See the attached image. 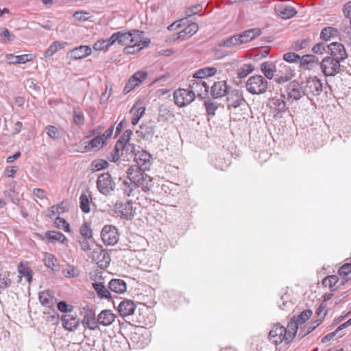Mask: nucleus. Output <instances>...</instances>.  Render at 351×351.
I'll return each instance as SVG.
<instances>
[{
    "label": "nucleus",
    "instance_id": "ddd939ff",
    "mask_svg": "<svg viewBox=\"0 0 351 351\" xmlns=\"http://www.w3.org/2000/svg\"><path fill=\"white\" fill-rule=\"evenodd\" d=\"M327 49L330 55L329 57L336 58L340 62L345 60L348 56L344 45L340 43H331L327 45Z\"/></svg>",
    "mask_w": 351,
    "mask_h": 351
},
{
    "label": "nucleus",
    "instance_id": "7c9ffc66",
    "mask_svg": "<svg viewBox=\"0 0 351 351\" xmlns=\"http://www.w3.org/2000/svg\"><path fill=\"white\" fill-rule=\"evenodd\" d=\"M199 27L197 23H192L189 24L183 30L180 31L177 34V39L184 40L186 38L191 37L198 31Z\"/></svg>",
    "mask_w": 351,
    "mask_h": 351
},
{
    "label": "nucleus",
    "instance_id": "473e14b6",
    "mask_svg": "<svg viewBox=\"0 0 351 351\" xmlns=\"http://www.w3.org/2000/svg\"><path fill=\"white\" fill-rule=\"evenodd\" d=\"M217 73L215 67H204L196 71L193 75V80H202L213 76Z\"/></svg>",
    "mask_w": 351,
    "mask_h": 351
},
{
    "label": "nucleus",
    "instance_id": "603ef678",
    "mask_svg": "<svg viewBox=\"0 0 351 351\" xmlns=\"http://www.w3.org/2000/svg\"><path fill=\"white\" fill-rule=\"evenodd\" d=\"M204 106L206 108L207 114L210 117L215 116V111L219 108L218 104L210 99H207L204 101Z\"/></svg>",
    "mask_w": 351,
    "mask_h": 351
},
{
    "label": "nucleus",
    "instance_id": "aec40b11",
    "mask_svg": "<svg viewBox=\"0 0 351 351\" xmlns=\"http://www.w3.org/2000/svg\"><path fill=\"white\" fill-rule=\"evenodd\" d=\"M63 327L69 331L75 330L80 325V319L76 315H64L61 317Z\"/></svg>",
    "mask_w": 351,
    "mask_h": 351
},
{
    "label": "nucleus",
    "instance_id": "09e8293b",
    "mask_svg": "<svg viewBox=\"0 0 351 351\" xmlns=\"http://www.w3.org/2000/svg\"><path fill=\"white\" fill-rule=\"evenodd\" d=\"M90 194H86V193H83L81 194L80 197V207L81 210L85 213H88L90 210Z\"/></svg>",
    "mask_w": 351,
    "mask_h": 351
},
{
    "label": "nucleus",
    "instance_id": "f3484780",
    "mask_svg": "<svg viewBox=\"0 0 351 351\" xmlns=\"http://www.w3.org/2000/svg\"><path fill=\"white\" fill-rule=\"evenodd\" d=\"M285 98V95L284 93H282L278 96L271 97L269 101L270 108L277 112L278 114L285 112L287 109Z\"/></svg>",
    "mask_w": 351,
    "mask_h": 351
},
{
    "label": "nucleus",
    "instance_id": "58836bf2",
    "mask_svg": "<svg viewBox=\"0 0 351 351\" xmlns=\"http://www.w3.org/2000/svg\"><path fill=\"white\" fill-rule=\"evenodd\" d=\"M18 272L19 274V277L21 278L22 276L25 277L26 278V280L30 283L32 280V269L31 268L27 265V263H20L17 267Z\"/></svg>",
    "mask_w": 351,
    "mask_h": 351
},
{
    "label": "nucleus",
    "instance_id": "72a5a7b5",
    "mask_svg": "<svg viewBox=\"0 0 351 351\" xmlns=\"http://www.w3.org/2000/svg\"><path fill=\"white\" fill-rule=\"evenodd\" d=\"M93 287L100 299H110L111 294L102 282H93Z\"/></svg>",
    "mask_w": 351,
    "mask_h": 351
},
{
    "label": "nucleus",
    "instance_id": "f704fd0d",
    "mask_svg": "<svg viewBox=\"0 0 351 351\" xmlns=\"http://www.w3.org/2000/svg\"><path fill=\"white\" fill-rule=\"evenodd\" d=\"M150 41L149 40L142 41L140 40H138L137 41H135L133 43L132 45H129L128 46H126L124 49V51L126 53H135L138 51H139L141 49L144 48L145 47L147 46L149 44Z\"/></svg>",
    "mask_w": 351,
    "mask_h": 351
},
{
    "label": "nucleus",
    "instance_id": "2eb2a0df",
    "mask_svg": "<svg viewBox=\"0 0 351 351\" xmlns=\"http://www.w3.org/2000/svg\"><path fill=\"white\" fill-rule=\"evenodd\" d=\"M228 107L238 108L245 104V100L243 98L242 91L239 90H233L229 92L227 95Z\"/></svg>",
    "mask_w": 351,
    "mask_h": 351
},
{
    "label": "nucleus",
    "instance_id": "9d476101",
    "mask_svg": "<svg viewBox=\"0 0 351 351\" xmlns=\"http://www.w3.org/2000/svg\"><path fill=\"white\" fill-rule=\"evenodd\" d=\"M173 98L178 106L184 107L194 101L195 94L191 89L180 88L174 92Z\"/></svg>",
    "mask_w": 351,
    "mask_h": 351
},
{
    "label": "nucleus",
    "instance_id": "cd10ccee",
    "mask_svg": "<svg viewBox=\"0 0 351 351\" xmlns=\"http://www.w3.org/2000/svg\"><path fill=\"white\" fill-rule=\"evenodd\" d=\"M276 69V65L269 61L264 62L261 64V71L268 80L275 78Z\"/></svg>",
    "mask_w": 351,
    "mask_h": 351
},
{
    "label": "nucleus",
    "instance_id": "4468645a",
    "mask_svg": "<svg viewBox=\"0 0 351 351\" xmlns=\"http://www.w3.org/2000/svg\"><path fill=\"white\" fill-rule=\"evenodd\" d=\"M285 92L287 95V100L291 103L300 99L303 95H305L303 86L302 87L300 84L295 81H293L287 85Z\"/></svg>",
    "mask_w": 351,
    "mask_h": 351
},
{
    "label": "nucleus",
    "instance_id": "5fc2aeb1",
    "mask_svg": "<svg viewBox=\"0 0 351 351\" xmlns=\"http://www.w3.org/2000/svg\"><path fill=\"white\" fill-rule=\"evenodd\" d=\"M254 70V66L252 64H245L238 69V77L241 79L245 77Z\"/></svg>",
    "mask_w": 351,
    "mask_h": 351
},
{
    "label": "nucleus",
    "instance_id": "13d9d810",
    "mask_svg": "<svg viewBox=\"0 0 351 351\" xmlns=\"http://www.w3.org/2000/svg\"><path fill=\"white\" fill-rule=\"evenodd\" d=\"M73 121L77 125H82L84 123V114L79 108H75L73 110Z\"/></svg>",
    "mask_w": 351,
    "mask_h": 351
},
{
    "label": "nucleus",
    "instance_id": "4c0bfd02",
    "mask_svg": "<svg viewBox=\"0 0 351 351\" xmlns=\"http://www.w3.org/2000/svg\"><path fill=\"white\" fill-rule=\"evenodd\" d=\"M68 210V204L64 202H62L56 206H51L48 210L47 216L50 218L53 217L56 215H60Z\"/></svg>",
    "mask_w": 351,
    "mask_h": 351
},
{
    "label": "nucleus",
    "instance_id": "a878e982",
    "mask_svg": "<svg viewBox=\"0 0 351 351\" xmlns=\"http://www.w3.org/2000/svg\"><path fill=\"white\" fill-rule=\"evenodd\" d=\"M115 315L110 310H104L97 316V322L105 326L111 325L115 319Z\"/></svg>",
    "mask_w": 351,
    "mask_h": 351
},
{
    "label": "nucleus",
    "instance_id": "bb28decb",
    "mask_svg": "<svg viewBox=\"0 0 351 351\" xmlns=\"http://www.w3.org/2000/svg\"><path fill=\"white\" fill-rule=\"evenodd\" d=\"M261 34V31L258 28H254V29L245 30V31L243 32L241 34H239L240 40H241L240 43H241L242 44L247 43L254 40L258 36H260Z\"/></svg>",
    "mask_w": 351,
    "mask_h": 351
},
{
    "label": "nucleus",
    "instance_id": "a18cd8bd",
    "mask_svg": "<svg viewBox=\"0 0 351 351\" xmlns=\"http://www.w3.org/2000/svg\"><path fill=\"white\" fill-rule=\"evenodd\" d=\"M84 324L90 330H96L98 328L97 319L96 320L95 314L93 312H89L86 315L84 319Z\"/></svg>",
    "mask_w": 351,
    "mask_h": 351
},
{
    "label": "nucleus",
    "instance_id": "37998d69",
    "mask_svg": "<svg viewBox=\"0 0 351 351\" xmlns=\"http://www.w3.org/2000/svg\"><path fill=\"white\" fill-rule=\"evenodd\" d=\"M66 45V43L55 41L45 51L44 56L45 58L51 57L55 54L59 49H62Z\"/></svg>",
    "mask_w": 351,
    "mask_h": 351
},
{
    "label": "nucleus",
    "instance_id": "c9c22d12",
    "mask_svg": "<svg viewBox=\"0 0 351 351\" xmlns=\"http://www.w3.org/2000/svg\"><path fill=\"white\" fill-rule=\"evenodd\" d=\"M6 59L11 64H24L29 61H31L32 59V54H23L20 56H14L13 54H7Z\"/></svg>",
    "mask_w": 351,
    "mask_h": 351
},
{
    "label": "nucleus",
    "instance_id": "de8ad7c7",
    "mask_svg": "<svg viewBox=\"0 0 351 351\" xmlns=\"http://www.w3.org/2000/svg\"><path fill=\"white\" fill-rule=\"evenodd\" d=\"M145 107H139L136 108V106H134L130 110V113L133 114V117L132 119V125H136L140 119L143 117L145 113Z\"/></svg>",
    "mask_w": 351,
    "mask_h": 351
},
{
    "label": "nucleus",
    "instance_id": "f257e3e1",
    "mask_svg": "<svg viewBox=\"0 0 351 351\" xmlns=\"http://www.w3.org/2000/svg\"><path fill=\"white\" fill-rule=\"evenodd\" d=\"M296 333V323L289 322L287 328L280 324H276L269 331V338L276 345L281 343L283 341L289 343L293 339Z\"/></svg>",
    "mask_w": 351,
    "mask_h": 351
},
{
    "label": "nucleus",
    "instance_id": "4be33fe9",
    "mask_svg": "<svg viewBox=\"0 0 351 351\" xmlns=\"http://www.w3.org/2000/svg\"><path fill=\"white\" fill-rule=\"evenodd\" d=\"M318 58L312 54H306L300 57V67L305 70H311L318 64Z\"/></svg>",
    "mask_w": 351,
    "mask_h": 351
},
{
    "label": "nucleus",
    "instance_id": "c756f323",
    "mask_svg": "<svg viewBox=\"0 0 351 351\" xmlns=\"http://www.w3.org/2000/svg\"><path fill=\"white\" fill-rule=\"evenodd\" d=\"M121 189L123 194L128 197H137L140 193V190H137L132 182L125 180L121 183Z\"/></svg>",
    "mask_w": 351,
    "mask_h": 351
},
{
    "label": "nucleus",
    "instance_id": "7ed1b4c3",
    "mask_svg": "<svg viewBox=\"0 0 351 351\" xmlns=\"http://www.w3.org/2000/svg\"><path fill=\"white\" fill-rule=\"evenodd\" d=\"M245 88L251 94L261 95L266 93L268 82L263 76L255 75L248 78L245 83Z\"/></svg>",
    "mask_w": 351,
    "mask_h": 351
},
{
    "label": "nucleus",
    "instance_id": "a19ab883",
    "mask_svg": "<svg viewBox=\"0 0 351 351\" xmlns=\"http://www.w3.org/2000/svg\"><path fill=\"white\" fill-rule=\"evenodd\" d=\"M312 311L311 310H304L297 317H293L289 322H294L296 323L297 329L298 325L304 323L307 321L312 315Z\"/></svg>",
    "mask_w": 351,
    "mask_h": 351
},
{
    "label": "nucleus",
    "instance_id": "4d7b16f0",
    "mask_svg": "<svg viewBox=\"0 0 351 351\" xmlns=\"http://www.w3.org/2000/svg\"><path fill=\"white\" fill-rule=\"evenodd\" d=\"M91 167L93 171H97L106 169L108 167V162L102 159L95 160L92 162Z\"/></svg>",
    "mask_w": 351,
    "mask_h": 351
},
{
    "label": "nucleus",
    "instance_id": "bf43d9fd",
    "mask_svg": "<svg viewBox=\"0 0 351 351\" xmlns=\"http://www.w3.org/2000/svg\"><path fill=\"white\" fill-rule=\"evenodd\" d=\"M45 130L51 138L58 139L60 137V132L54 125H47Z\"/></svg>",
    "mask_w": 351,
    "mask_h": 351
},
{
    "label": "nucleus",
    "instance_id": "e433bc0d",
    "mask_svg": "<svg viewBox=\"0 0 351 351\" xmlns=\"http://www.w3.org/2000/svg\"><path fill=\"white\" fill-rule=\"evenodd\" d=\"M105 143L104 136H97L89 141L88 144L86 145V149L88 151H96L102 148Z\"/></svg>",
    "mask_w": 351,
    "mask_h": 351
},
{
    "label": "nucleus",
    "instance_id": "774afa93",
    "mask_svg": "<svg viewBox=\"0 0 351 351\" xmlns=\"http://www.w3.org/2000/svg\"><path fill=\"white\" fill-rule=\"evenodd\" d=\"M73 19L77 21H86L90 18L89 13L82 11L75 12L73 15Z\"/></svg>",
    "mask_w": 351,
    "mask_h": 351
},
{
    "label": "nucleus",
    "instance_id": "338daca9",
    "mask_svg": "<svg viewBox=\"0 0 351 351\" xmlns=\"http://www.w3.org/2000/svg\"><path fill=\"white\" fill-rule=\"evenodd\" d=\"M80 232L81 235L85 239H90L92 237V230L86 222L84 223L81 226Z\"/></svg>",
    "mask_w": 351,
    "mask_h": 351
},
{
    "label": "nucleus",
    "instance_id": "39448f33",
    "mask_svg": "<svg viewBox=\"0 0 351 351\" xmlns=\"http://www.w3.org/2000/svg\"><path fill=\"white\" fill-rule=\"evenodd\" d=\"M96 184L98 191L104 195H110L116 188V183L108 173L100 174Z\"/></svg>",
    "mask_w": 351,
    "mask_h": 351
},
{
    "label": "nucleus",
    "instance_id": "69168bd1",
    "mask_svg": "<svg viewBox=\"0 0 351 351\" xmlns=\"http://www.w3.org/2000/svg\"><path fill=\"white\" fill-rule=\"evenodd\" d=\"M327 45L323 42L317 43L312 48V51L315 54H323L324 52H328Z\"/></svg>",
    "mask_w": 351,
    "mask_h": 351
},
{
    "label": "nucleus",
    "instance_id": "e2e57ef3",
    "mask_svg": "<svg viewBox=\"0 0 351 351\" xmlns=\"http://www.w3.org/2000/svg\"><path fill=\"white\" fill-rule=\"evenodd\" d=\"M62 273L64 276L67 278H74L79 274L77 269L71 265H68L66 268L63 269Z\"/></svg>",
    "mask_w": 351,
    "mask_h": 351
},
{
    "label": "nucleus",
    "instance_id": "680f3d73",
    "mask_svg": "<svg viewBox=\"0 0 351 351\" xmlns=\"http://www.w3.org/2000/svg\"><path fill=\"white\" fill-rule=\"evenodd\" d=\"M55 225L58 228L62 229L64 232H69L71 231L69 223L62 217H58L56 219Z\"/></svg>",
    "mask_w": 351,
    "mask_h": 351
},
{
    "label": "nucleus",
    "instance_id": "6ab92c4d",
    "mask_svg": "<svg viewBox=\"0 0 351 351\" xmlns=\"http://www.w3.org/2000/svg\"><path fill=\"white\" fill-rule=\"evenodd\" d=\"M274 10L282 19H289L297 14V10L294 8L281 3L276 4Z\"/></svg>",
    "mask_w": 351,
    "mask_h": 351
},
{
    "label": "nucleus",
    "instance_id": "0eeeda50",
    "mask_svg": "<svg viewBox=\"0 0 351 351\" xmlns=\"http://www.w3.org/2000/svg\"><path fill=\"white\" fill-rule=\"evenodd\" d=\"M114 210L117 216L126 220L132 219L136 213V208L133 206L132 201L125 202L117 201L114 204Z\"/></svg>",
    "mask_w": 351,
    "mask_h": 351
},
{
    "label": "nucleus",
    "instance_id": "79ce46f5",
    "mask_svg": "<svg viewBox=\"0 0 351 351\" xmlns=\"http://www.w3.org/2000/svg\"><path fill=\"white\" fill-rule=\"evenodd\" d=\"M44 264L53 271L58 270V265L56 258L51 254L46 253L44 256Z\"/></svg>",
    "mask_w": 351,
    "mask_h": 351
},
{
    "label": "nucleus",
    "instance_id": "5701e85b",
    "mask_svg": "<svg viewBox=\"0 0 351 351\" xmlns=\"http://www.w3.org/2000/svg\"><path fill=\"white\" fill-rule=\"evenodd\" d=\"M189 88L193 93L201 95L203 93H208L209 85L202 80H190Z\"/></svg>",
    "mask_w": 351,
    "mask_h": 351
},
{
    "label": "nucleus",
    "instance_id": "8fccbe9b",
    "mask_svg": "<svg viewBox=\"0 0 351 351\" xmlns=\"http://www.w3.org/2000/svg\"><path fill=\"white\" fill-rule=\"evenodd\" d=\"M326 315V313H324V315L322 318H318L316 320H315L311 324V326H306L305 327V331L303 332L302 330H301L300 331V333H299V336L300 337V338H302L304 337H305L306 335H307L308 334L311 333L313 330H314L318 326H319L322 322V319L323 318L325 317V315Z\"/></svg>",
    "mask_w": 351,
    "mask_h": 351
},
{
    "label": "nucleus",
    "instance_id": "864d4df0",
    "mask_svg": "<svg viewBox=\"0 0 351 351\" xmlns=\"http://www.w3.org/2000/svg\"><path fill=\"white\" fill-rule=\"evenodd\" d=\"M339 281V278L336 275H331L328 276V277H326L322 280V285L326 287H328L331 289L332 291H335V289H334V287L336 285V284Z\"/></svg>",
    "mask_w": 351,
    "mask_h": 351
},
{
    "label": "nucleus",
    "instance_id": "c85d7f7f",
    "mask_svg": "<svg viewBox=\"0 0 351 351\" xmlns=\"http://www.w3.org/2000/svg\"><path fill=\"white\" fill-rule=\"evenodd\" d=\"M121 189L123 194L128 197H137L140 193V190H137L132 182L125 180L121 183Z\"/></svg>",
    "mask_w": 351,
    "mask_h": 351
},
{
    "label": "nucleus",
    "instance_id": "c03bdc74",
    "mask_svg": "<svg viewBox=\"0 0 351 351\" xmlns=\"http://www.w3.org/2000/svg\"><path fill=\"white\" fill-rule=\"evenodd\" d=\"M337 29L332 27H326L322 30L320 33V38L325 41H328L332 38L337 36Z\"/></svg>",
    "mask_w": 351,
    "mask_h": 351
},
{
    "label": "nucleus",
    "instance_id": "393cba45",
    "mask_svg": "<svg viewBox=\"0 0 351 351\" xmlns=\"http://www.w3.org/2000/svg\"><path fill=\"white\" fill-rule=\"evenodd\" d=\"M38 299L43 306L50 308H53L56 302V298L49 290L40 292Z\"/></svg>",
    "mask_w": 351,
    "mask_h": 351
},
{
    "label": "nucleus",
    "instance_id": "dca6fc26",
    "mask_svg": "<svg viewBox=\"0 0 351 351\" xmlns=\"http://www.w3.org/2000/svg\"><path fill=\"white\" fill-rule=\"evenodd\" d=\"M147 73L145 71L136 72L126 83L123 91L125 93H129L134 88L140 85L147 77Z\"/></svg>",
    "mask_w": 351,
    "mask_h": 351
},
{
    "label": "nucleus",
    "instance_id": "49530a36",
    "mask_svg": "<svg viewBox=\"0 0 351 351\" xmlns=\"http://www.w3.org/2000/svg\"><path fill=\"white\" fill-rule=\"evenodd\" d=\"M240 40L239 34H237L223 40L219 45L221 47H232L241 45Z\"/></svg>",
    "mask_w": 351,
    "mask_h": 351
},
{
    "label": "nucleus",
    "instance_id": "6e6d98bb",
    "mask_svg": "<svg viewBox=\"0 0 351 351\" xmlns=\"http://www.w3.org/2000/svg\"><path fill=\"white\" fill-rule=\"evenodd\" d=\"M155 130L152 126L147 125H141L140 130L137 132L143 138H149L154 134Z\"/></svg>",
    "mask_w": 351,
    "mask_h": 351
},
{
    "label": "nucleus",
    "instance_id": "a211bd4d",
    "mask_svg": "<svg viewBox=\"0 0 351 351\" xmlns=\"http://www.w3.org/2000/svg\"><path fill=\"white\" fill-rule=\"evenodd\" d=\"M228 93V86L224 80L216 82L210 87V94L215 98L222 97Z\"/></svg>",
    "mask_w": 351,
    "mask_h": 351
},
{
    "label": "nucleus",
    "instance_id": "3c124183",
    "mask_svg": "<svg viewBox=\"0 0 351 351\" xmlns=\"http://www.w3.org/2000/svg\"><path fill=\"white\" fill-rule=\"evenodd\" d=\"M46 237L50 241H58L62 243L67 242L66 237L62 232H60L48 231L46 233Z\"/></svg>",
    "mask_w": 351,
    "mask_h": 351
},
{
    "label": "nucleus",
    "instance_id": "6e6552de",
    "mask_svg": "<svg viewBox=\"0 0 351 351\" xmlns=\"http://www.w3.org/2000/svg\"><path fill=\"white\" fill-rule=\"evenodd\" d=\"M303 88L305 95L310 98L319 95L323 90V85L317 77H309L305 82Z\"/></svg>",
    "mask_w": 351,
    "mask_h": 351
},
{
    "label": "nucleus",
    "instance_id": "ea45409f",
    "mask_svg": "<svg viewBox=\"0 0 351 351\" xmlns=\"http://www.w3.org/2000/svg\"><path fill=\"white\" fill-rule=\"evenodd\" d=\"M114 37H110L107 39L99 40L93 45V49L96 51H101L107 49L109 47L114 44Z\"/></svg>",
    "mask_w": 351,
    "mask_h": 351
},
{
    "label": "nucleus",
    "instance_id": "f03ea898",
    "mask_svg": "<svg viewBox=\"0 0 351 351\" xmlns=\"http://www.w3.org/2000/svg\"><path fill=\"white\" fill-rule=\"evenodd\" d=\"M128 178L136 186L137 190L145 193L151 191L154 186L153 178L136 167H129L126 171Z\"/></svg>",
    "mask_w": 351,
    "mask_h": 351
},
{
    "label": "nucleus",
    "instance_id": "2f4dec72",
    "mask_svg": "<svg viewBox=\"0 0 351 351\" xmlns=\"http://www.w3.org/2000/svg\"><path fill=\"white\" fill-rule=\"evenodd\" d=\"M108 288L114 293H123L127 290V285L122 279H112L108 283Z\"/></svg>",
    "mask_w": 351,
    "mask_h": 351
},
{
    "label": "nucleus",
    "instance_id": "b1692460",
    "mask_svg": "<svg viewBox=\"0 0 351 351\" xmlns=\"http://www.w3.org/2000/svg\"><path fill=\"white\" fill-rule=\"evenodd\" d=\"M70 57L73 60H80L86 58L91 53V49L86 45H81L71 50Z\"/></svg>",
    "mask_w": 351,
    "mask_h": 351
},
{
    "label": "nucleus",
    "instance_id": "0e129e2a",
    "mask_svg": "<svg viewBox=\"0 0 351 351\" xmlns=\"http://www.w3.org/2000/svg\"><path fill=\"white\" fill-rule=\"evenodd\" d=\"M300 56L294 52H288L283 55V60L289 63L300 62Z\"/></svg>",
    "mask_w": 351,
    "mask_h": 351
},
{
    "label": "nucleus",
    "instance_id": "423d86ee",
    "mask_svg": "<svg viewBox=\"0 0 351 351\" xmlns=\"http://www.w3.org/2000/svg\"><path fill=\"white\" fill-rule=\"evenodd\" d=\"M295 76V69L284 62H281L276 69L274 82L278 84H285L291 80Z\"/></svg>",
    "mask_w": 351,
    "mask_h": 351
},
{
    "label": "nucleus",
    "instance_id": "1a4fd4ad",
    "mask_svg": "<svg viewBox=\"0 0 351 351\" xmlns=\"http://www.w3.org/2000/svg\"><path fill=\"white\" fill-rule=\"evenodd\" d=\"M341 62L336 60V58H330L329 56L325 57L322 59L320 63V67L322 73L325 76H335L339 73L340 63Z\"/></svg>",
    "mask_w": 351,
    "mask_h": 351
},
{
    "label": "nucleus",
    "instance_id": "20e7f679",
    "mask_svg": "<svg viewBox=\"0 0 351 351\" xmlns=\"http://www.w3.org/2000/svg\"><path fill=\"white\" fill-rule=\"evenodd\" d=\"M143 36V32L139 30H132L128 32H117L111 36L114 37V43H118L121 45L128 46L135 41L140 40Z\"/></svg>",
    "mask_w": 351,
    "mask_h": 351
},
{
    "label": "nucleus",
    "instance_id": "9b49d317",
    "mask_svg": "<svg viewBox=\"0 0 351 351\" xmlns=\"http://www.w3.org/2000/svg\"><path fill=\"white\" fill-rule=\"evenodd\" d=\"M135 165L130 167H136L140 171L149 170L152 165V156L145 150L138 151L134 154Z\"/></svg>",
    "mask_w": 351,
    "mask_h": 351
},
{
    "label": "nucleus",
    "instance_id": "412c9836",
    "mask_svg": "<svg viewBox=\"0 0 351 351\" xmlns=\"http://www.w3.org/2000/svg\"><path fill=\"white\" fill-rule=\"evenodd\" d=\"M136 305L130 300H124L119 304L118 311L121 316L128 317L134 313Z\"/></svg>",
    "mask_w": 351,
    "mask_h": 351
},
{
    "label": "nucleus",
    "instance_id": "052dcab7",
    "mask_svg": "<svg viewBox=\"0 0 351 351\" xmlns=\"http://www.w3.org/2000/svg\"><path fill=\"white\" fill-rule=\"evenodd\" d=\"M93 258L95 261H101V260L105 261L108 263L110 261V256L105 251H95L93 252Z\"/></svg>",
    "mask_w": 351,
    "mask_h": 351
},
{
    "label": "nucleus",
    "instance_id": "f8f14e48",
    "mask_svg": "<svg viewBox=\"0 0 351 351\" xmlns=\"http://www.w3.org/2000/svg\"><path fill=\"white\" fill-rule=\"evenodd\" d=\"M101 237L106 245H114L119 240L118 230L114 226L106 225L101 230Z\"/></svg>",
    "mask_w": 351,
    "mask_h": 351
}]
</instances>
